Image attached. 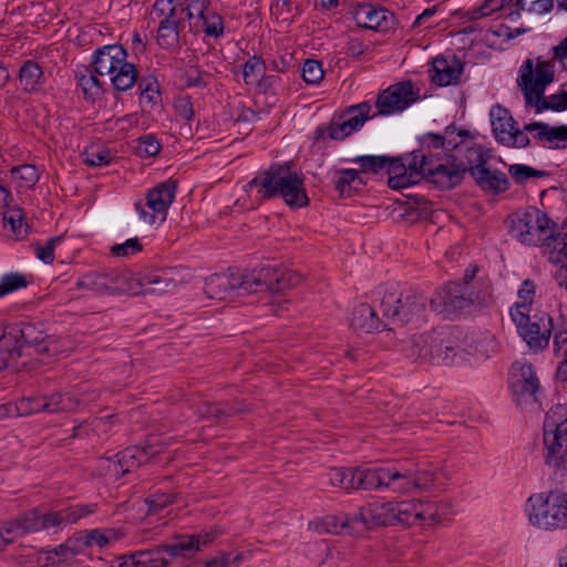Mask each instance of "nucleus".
Returning a JSON list of instances; mask_svg holds the SVG:
<instances>
[{
  "label": "nucleus",
  "instance_id": "46",
  "mask_svg": "<svg viewBox=\"0 0 567 567\" xmlns=\"http://www.w3.org/2000/svg\"><path fill=\"white\" fill-rule=\"evenodd\" d=\"M396 158H391L388 156H373V155H365V156H358L352 159V162L360 164L361 171L363 173H374L378 174L381 171L385 169L388 174V181L390 179V173L389 167L393 163V161H396Z\"/></svg>",
  "mask_w": 567,
  "mask_h": 567
},
{
  "label": "nucleus",
  "instance_id": "29",
  "mask_svg": "<svg viewBox=\"0 0 567 567\" xmlns=\"http://www.w3.org/2000/svg\"><path fill=\"white\" fill-rule=\"evenodd\" d=\"M393 502H373L360 508L352 522H361L365 527L394 525Z\"/></svg>",
  "mask_w": 567,
  "mask_h": 567
},
{
  "label": "nucleus",
  "instance_id": "56",
  "mask_svg": "<svg viewBox=\"0 0 567 567\" xmlns=\"http://www.w3.org/2000/svg\"><path fill=\"white\" fill-rule=\"evenodd\" d=\"M175 502V495L168 493H153L146 499L145 503L148 506L147 514H158L162 509Z\"/></svg>",
  "mask_w": 567,
  "mask_h": 567
},
{
  "label": "nucleus",
  "instance_id": "38",
  "mask_svg": "<svg viewBox=\"0 0 567 567\" xmlns=\"http://www.w3.org/2000/svg\"><path fill=\"white\" fill-rule=\"evenodd\" d=\"M451 508L447 504L419 501V519L422 524H437L447 518Z\"/></svg>",
  "mask_w": 567,
  "mask_h": 567
},
{
  "label": "nucleus",
  "instance_id": "30",
  "mask_svg": "<svg viewBox=\"0 0 567 567\" xmlns=\"http://www.w3.org/2000/svg\"><path fill=\"white\" fill-rule=\"evenodd\" d=\"M123 59L127 52L121 44L104 45L95 50L91 66L100 76H110Z\"/></svg>",
  "mask_w": 567,
  "mask_h": 567
},
{
  "label": "nucleus",
  "instance_id": "15",
  "mask_svg": "<svg viewBox=\"0 0 567 567\" xmlns=\"http://www.w3.org/2000/svg\"><path fill=\"white\" fill-rule=\"evenodd\" d=\"M474 301L475 296L465 284L449 282L430 299V307L436 313L452 318Z\"/></svg>",
  "mask_w": 567,
  "mask_h": 567
},
{
  "label": "nucleus",
  "instance_id": "27",
  "mask_svg": "<svg viewBox=\"0 0 567 567\" xmlns=\"http://www.w3.org/2000/svg\"><path fill=\"white\" fill-rule=\"evenodd\" d=\"M0 529L3 534L7 546L23 537L25 534L43 530L41 511L39 508H33L13 520L4 522Z\"/></svg>",
  "mask_w": 567,
  "mask_h": 567
},
{
  "label": "nucleus",
  "instance_id": "3",
  "mask_svg": "<svg viewBox=\"0 0 567 567\" xmlns=\"http://www.w3.org/2000/svg\"><path fill=\"white\" fill-rule=\"evenodd\" d=\"M373 303H360L353 309L350 324L354 330L371 333L389 324H404L423 316L427 299L411 289L378 291Z\"/></svg>",
  "mask_w": 567,
  "mask_h": 567
},
{
  "label": "nucleus",
  "instance_id": "64",
  "mask_svg": "<svg viewBox=\"0 0 567 567\" xmlns=\"http://www.w3.org/2000/svg\"><path fill=\"white\" fill-rule=\"evenodd\" d=\"M495 0H485L484 3H482L478 7H475L466 12V17L468 20H477L483 17L489 16L492 12L496 11L502 7L501 3H495Z\"/></svg>",
  "mask_w": 567,
  "mask_h": 567
},
{
  "label": "nucleus",
  "instance_id": "2",
  "mask_svg": "<svg viewBox=\"0 0 567 567\" xmlns=\"http://www.w3.org/2000/svg\"><path fill=\"white\" fill-rule=\"evenodd\" d=\"M462 148L456 154L440 151H423L420 146L411 153L399 156L389 167V186L392 189H402L426 179L440 189H452L460 185L466 174L465 153Z\"/></svg>",
  "mask_w": 567,
  "mask_h": 567
},
{
  "label": "nucleus",
  "instance_id": "20",
  "mask_svg": "<svg viewBox=\"0 0 567 567\" xmlns=\"http://www.w3.org/2000/svg\"><path fill=\"white\" fill-rule=\"evenodd\" d=\"M130 282L135 288L131 295H161L176 289L182 284V277L175 268H163L144 274L132 272Z\"/></svg>",
  "mask_w": 567,
  "mask_h": 567
},
{
  "label": "nucleus",
  "instance_id": "45",
  "mask_svg": "<svg viewBox=\"0 0 567 567\" xmlns=\"http://www.w3.org/2000/svg\"><path fill=\"white\" fill-rule=\"evenodd\" d=\"M11 178L16 182L17 187L30 189L39 181V171L34 165L23 164L11 168Z\"/></svg>",
  "mask_w": 567,
  "mask_h": 567
},
{
  "label": "nucleus",
  "instance_id": "42",
  "mask_svg": "<svg viewBox=\"0 0 567 567\" xmlns=\"http://www.w3.org/2000/svg\"><path fill=\"white\" fill-rule=\"evenodd\" d=\"M553 328H550V337H553V349L556 355L564 348H567V315L563 312L551 313Z\"/></svg>",
  "mask_w": 567,
  "mask_h": 567
},
{
  "label": "nucleus",
  "instance_id": "14",
  "mask_svg": "<svg viewBox=\"0 0 567 567\" xmlns=\"http://www.w3.org/2000/svg\"><path fill=\"white\" fill-rule=\"evenodd\" d=\"M511 318L518 334L532 350L542 351L548 347L553 328L551 315L539 312L530 316L516 310Z\"/></svg>",
  "mask_w": 567,
  "mask_h": 567
},
{
  "label": "nucleus",
  "instance_id": "33",
  "mask_svg": "<svg viewBox=\"0 0 567 567\" xmlns=\"http://www.w3.org/2000/svg\"><path fill=\"white\" fill-rule=\"evenodd\" d=\"M99 76L100 75L94 72L92 66L86 68L84 72L79 73L75 76L83 97L92 103L99 100L103 94L105 82L101 81Z\"/></svg>",
  "mask_w": 567,
  "mask_h": 567
},
{
  "label": "nucleus",
  "instance_id": "47",
  "mask_svg": "<svg viewBox=\"0 0 567 567\" xmlns=\"http://www.w3.org/2000/svg\"><path fill=\"white\" fill-rule=\"evenodd\" d=\"M137 558L141 567H167L171 564L164 545L138 550Z\"/></svg>",
  "mask_w": 567,
  "mask_h": 567
},
{
  "label": "nucleus",
  "instance_id": "34",
  "mask_svg": "<svg viewBox=\"0 0 567 567\" xmlns=\"http://www.w3.org/2000/svg\"><path fill=\"white\" fill-rule=\"evenodd\" d=\"M43 406H45V404H43L42 396L22 398L16 403L0 405V415L10 417L29 415L43 412Z\"/></svg>",
  "mask_w": 567,
  "mask_h": 567
},
{
  "label": "nucleus",
  "instance_id": "58",
  "mask_svg": "<svg viewBox=\"0 0 567 567\" xmlns=\"http://www.w3.org/2000/svg\"><path fill=\"white\" fill-rule=\"evenodd\" d=\"M205 76H210L207 72H203L196 65L187 68L182 76L184 84L187 87L204 89L207 86Z\"/></svg>",
  "mask_w": 567,
  "mask_h": 567
},
{
  "label": "nucleus",
  "instance_id": "40",
  "mask_svg": "<svg viewBox=\"0 0 567 567\" xmlns=\"http://www.w3.org/2000/svg\"><path fill=\"white\" fill-rule=\"evenodd\" d=\"M352 134L344 118L331 120L328 125H320L315 131L317 141L323 140L326 136L333 141H342Z\"/></svg>",
  "mask_w": 567,
  "mask_h": 567
},
{
  "label": "nucleus",
  "instance_id": "60",
  "mask_svg": "<svg viewBox=\"0 0 567 567\" xmlns=\"http://www.w3.org/2000/svg\"><path fill=\"white\" fill-rule=\"evenodd\" d=\"M266 69V63L264 59L259 55H252L250 56L244 64H243V76L245 82L248 84L252 80L251 78H256L259 74H262Z\"/></svg>",
  "mask_w": 567,
  "mask_h": 567
},
{
  "label": "nucleus",
  "instance_id": "4",
  "mask_svg": "<svg viewBox=\"0 0 567 567\" xmlns=\"http://www.w3.org/2000/svg\"><path fill=\"white\" fill-rule=\"evenodd\" d=\"M540 209L529 206L511 217L509 234L522 244L546 248L550 262H564L567 258V219L561 231Z\"/></svg>",
  "mask_w": 567,
  "mask_h": 567
},
{
  "label": "nucleus",
  "instance_id": "1",
  "mask_svg": "<svg viewBox=\"0 0 567 567\" xmlns=\"http://www.w3.org/2000/svg\"><path fill=\"white\" fill-rule=\"evenodd\" d=\"M442 473L419 470L408 463L381 467H333L327 473L329 484L346 492L389 489L408 494L435 487Z\"/></svg>",
  "mask_w": 567,
  "mask_h": 567
},
{
  "label": "nucleus",
  "instance_id": "12",
  "mask_svg": "<svg viewBox=\"0 0 567 567\" xmlns=\"http://www.w3.org/2000/svg\"><path fill=\"white\" fill-rule=\"evenodd\" d=\"M132 272L115 268H103L89 271L78 278L75 286L86 289L97 296H115L131 293L135 290L131 286Z\"/></svg>",
  "mask_w": 567,
  "mask_h": 567
},
{
  "label": "nucleus",
  "instance_id": "11",
  "mask_svg": "<svg viewBox=\"0 0 567 567\" xmlns=\"http://www.w3.org/2000/svg\"><path fill=\"white\" fill-rule=\"evenodd\" d=\"M243 276L244 292L246 293H256L264 290L281 292L297 286L302 280L301 275L297 271L272 265L262 266Z\"/></svg>",
  "mask_w": 567,
  "mask_h": 567
},
{
  "label": "nucleus",
  "instance_id": "53",
  "mask_svg": "<svg viewBox=\"0 0 567 567\" xmlns=\"http://www.w3.org/2000/svg\"><path fill=\"white\" fill-rule=\"evenodd\" d=\"M508 173L517 184H524L529 178H543L548 175L545 171H538L525 164L511 165Z\"/></svg>",
  "mask_w": 567,
  "mask_h": 567
},
{
  "label": "nucleus",
  "instance_id": "51",
  "mask_svg": "<svg viewBox=\"0 0 567 567\" xmlns=\"http://www.w3.org/2000/svg\"><path fill=\"white\" fill-rule=\"evenodd\" d=\"M198 20L202 21V28L206 37L219 38L224 34V20L218 13L208 10Z\"/></svg>",
  "mask_w": 567,
  "mask_h": 567
},
{
  "label": "nucleus",
  "instance_id": "21",
  "mask_svg": "<svg viewBox=\"0 0 567 567\" xmlns=\"http://www.w3.org/2000/svg\"><path fill=\"white\" fill-rule=\"evenodd\" d=\"M432 334L439 338H445L451 343L445 344L440 342L432 347L433 364H450L453 363L456 358L463 360L465 354L468 352L465 349V338L463 331L457 327H449L441 330H433Z\"/></svg>",
  "mask_w": 567,
  "mask_h": 567
},
{
  "label": "nucleus",
  "instance_id": "5",
  "mask_svg": "<svg viewBox=\"0 0 567 567\" xmlns=\"http://www.w3.org/2000/svg\"><path fill=\"white\" fill-rule=\"evenodd\" d=\"M245 189H256L259 200H270L279 196L291 208L309 205L302 173L292 172L288 164H271L249 181Z\"/></svg>",
  "mask_w": 567,
  "mask_h": 567
},
{
  "label": "nucleus",
  "instance_id": "13",
  "mask_svg": "<svg viewBox=\"0 0 567 567\" xmlns=\"http://www.w3.org/2000/svg\"><path fill=\"white\" fill-rule=\"evenodd\" d=\"M177 192V182L167 179L148 189L146 202H136L134 207L138 213L140 219L147 224L154 225L157 221L162 224L168 213V208L175 199Z\"/></svg>",
  "mask_w": 567,
  "mask_h": 567
},
{
  "label": "nucleus",
  "instance_id": "49",
  "mask_svg": "<svg viewBox=\"0 0 567 567\" xmlns=\"http://www.w3.org/2000/svg\"><path fill=\"white\" fill-rule=\"evenodd\" d=\"M56 559L49 551H30L17 559L19 567H55Z\"/></svg>",
  "mask_w": 567,
  "mask_h": 567
},
{
  "label": "nucleus",
  "instance_id": "16",
  "mask_svg": "<svg viewBox=\"0 0 567 567\" xmlns=\"http://www.w3.org/2000/svg\"><path fill=\"white\" fill-rule=\"evenodd\" d=\"M480 145L473 141L467 130H458L455 125H449L444 134L426 133L420 138V146L423 147V151L456 154V150L462 148V154L458 156H463L468 150Z\"/></svg>",
  "mask_w": 567,
  "mask_h": 567
},
{
  "label": "nucleus",
  "instance_id": "50",
  "mask_svg": "<svg viewBox=\"0 0 567 567\" xmlns=\"http://www.w3.org/2000/svg\"><path fill=\"white\" fill-rule=\"evenodd\" d=\"M535 296V284L534 281L526 279L523 281L519 290H518V298L522 300L520 302H515L514 306L509 310L511 317L515 315V311L520 312H530L532 303Z\"/></svg>",
  "mask_w": 567,
  "mask_h": 567
},
{
  "label": "nucleus",
  "instance_id": "39",
  "mask_svg": "<svg viewBox=\"0 0 567 567\" xmlns=\"http://www.w3.org/2000/svg\"><path fill=\"white\" fill-rule=\"evenodd\" d=\"M370 111V103L361 102L359 104L348 106L340 115V118H344L351 132L354 133L359 131L369 118H373L372 116H369Z\"/></svg>",
  "mask_w": 567,
  "mask_h": 567
},
{
  "label": "nucleus",
  "instance_id": "17",
  "mask_svg": "<svg viewBox=\"0 0 567 567\" xmlns=\"http://www.w3.org/2000/svg\"><path fill=\"white\" fill-rule=\"evenodd\" d=\"M492 131L495 140L513 148H524L530 145V138L523 130L516 127L511 112L502 105H494L489 112Z\"/></svg>",
  "mask_w": 567,
  "mask_h": 567
},
{
  "label": "nucleus",
  "instance_id": "22",
  "mask_svg": "<svg viewBox=\"0 0 567 567\" xmlns=\"http://www.w3.org/2000/svg\"><path fill=\"white\" fill-rule=\"evenodd\" d=\"M524 133L530 141L548 150L567 148V125H550L546 122H530L524 125Z\"/></svg>",
  "mask_w": 567,
  "mask_h": 567
},
{
  "label": "nucleus",
  "instance_id": "7",
  "mask_svg": "<svg viewBox=\"0 0 567 567\" xmlns=\"http://www.w3.org/2000/svg\"><path fill=\"white\" fill-rule=\"evenodd\" d=\"M6 341L11 350L17 351V359L33 353L53 357L61 349L58 338L48 334L41 322L19 321L9 324Z\"/></svg>",
  "mask_w": 567,
  "mask_h": 567
},
{
  "label": "nucleus",
  "instance_id": "31",
  "mask_svg": "<svg viewBox=\"0 0 567 567\" xmlns=\"http://www.w3.org/2000/svg\"><path fill=\"white\" fill-rule=\"evenodd\" d=\"M432 70V81L436 85L446 86L454 84L460 80L463 72V65L456 58H453L452 61H449L445 58H435L433 60Z\"/></svg>",
  "mask_w": 567,
  "mask_h": 567
},
{
  "label": "nucleus",
  "instance_id": "23",
  "mask_svg": "<svg viewBox=\"0 0 567 567\" xmlns=\"http://www.w3.org/2000/svg\"><path fill=\"white\" fill-rule=\"evenodd\" d=\"M147 460L146 451L143 447L134 445L124 449L113 457L105 458L102 462V466L106 471V474L117 478L140 467Z\"/></svg>",
  "mask_w": 567,
  "mask_h": 567
},
{
  "label": "nucleus",
  "instance_id": "35",
  "mask_svg": "<svg viewBox=\"0 0 567 567\" xmlns=\"http://www.w3.org/2000/svg\"><path fill=\"white\" fill-rule=\"evenodd\" d=\"M19 81L23 91L28 93L40 91L44 83L41 66L32 60L25 61L19 70Z\"/></svg>",
  "mask_w": 567,
  "mask_h": 567
},
{
  "label": "nucleus",
  "instance_id": "19",
  "mask_svg": "<svg viewBox=\"0 0 567 567\" xmlns=\"http://www.w3.org/2000/svg\"><path fill=\"white\" fill-rule=\"evenodd\" d=\"M420 99V90L414 87L412 81L395 83L382 91L375 101L377 115H392L406 110L410 105Z\"/></svg>",
  "mask_w": 567,
  "mask_h": 567
},
{
  "label": "nucleus",
  "instance_id": "10",
  "mask_svg": "<svg viewBox=\"0 0 567 567\" xmlns=\"http://www.w3.org/2000/svg\"><path fill=\"white\" fill-rule=\"evenodd\" d=\"M491 158V151L485 146L472 147L465 155L466 173L483 192L493 195L505 193L511 186L508 177L504 172L492 167Z\"/></svg>",
  "mask_w": 567,
  "mask_h": 567
},
{
  "label": "nucleus",
  "instance_id": "43",
  "mask_svg": "<svg viewBox=\"0 0 567 567\" xmlns=\"http://www.w3.org/2000/svg\"><path fill=\"white\" fill-rule=\"evenodd\" d=\"M179 27L171 20H161L157 29V43L165 50H175L179 47Z\"/></svg>",
  "mask_w": 567,
  "mask_h": 567
},
{
  "label": "nucleus",
  "instance_id": "8",
  "mask_svg": "<svg viewBox=\"0 0 567 567\" xmlns=\"http://www.w3.org/2000/svg\"><path fill=\"white\" fill-rule=\"evenodd\" d=\"M528 520L543 529L567 528V493L550 491L529 496L526 504Z\"/></svg>",
  "mask_w": 567,
  "mask_h": 567
},
{
  "label": "nucleus",
  "instance_id": "18",
  "mask_svg": "<svg viewBox=\"0 0 567 567\" xmlns=\"http://www.w3.org/2000/svg\"><path fill=\"white\" fill-rule=\"evenodd\" d=\"M508 384L517 404L522 405L537 401L540 383L530 362L526 360L515 361L511 367Z\"/></svg>",
  "mask_w": 567,
  "mask_h": 567
},
{
  "label": "nucleus",
  "instance_id": "28",
  "mask_svg": "<svg viewBox=\"0 0 567 567\" xmlns=\"http://www.w3.org/2000/svg\"><path fill=\"white\" fill-rule=\"evenodd\" d=\"M432 334V331L414 334L402 343V352L413 361L430 362L433 361L432 347L443 342L444 346L451 343L449 339L439 338Z\"/></svg>",
  "mask_w": 567,
  "mask_h": 567
},
{
  "label": "nucleus",
  "instance_id": "61",
  "mask_svg": "<svg viewBox=\"0 0 567 567\" xmlns=\"http://www.w3.org/2000/svg\"><path fill=\"white\" fill-rule=\"evenodd\" d=\"M143 250V245L137 237L130 238L123 244H115L111 247L114 257H130Z\"/></svg>",
  "mask_w": 567,
  "mask_h": 567
},
{
  "label": "nucleus",
  "instance_id": "41",
  "mask_svg": "<svg viewBox=\"0 0 567 567\" xmlns=\"http://www.w3.org/2000/svg\"><path fill=\"white\" fill-rule=\"evenodd\" d=\"M2 219L4 225H9L11 231L17 238H23L28 235V225L25 223V215L21 207L13 204L10 208L2 212Z\"/></svg>",
  "mask_w": 567,
  "mask_h": 567
},
{
  "label": "nucleus",
  "instance_id": "52",
  "mask_svg": "<svg viewBox=\"0 0 567 567\" xmlns=\"http://www.w3.org/2000/svg\"><path fill=\"white\" fill-rule=\"evenodd\" d=\"M30 281L20 272H10L0 278V298L28 287Z\"/></svg>",
  "mask_w": 567,
  "mask_h": 567
},
{
  "label": "nucleus",
  "instance_id": "44",
  "mask_svg": "<svg viewBox=\"0 0 567 567\" xmlns=\"http://www.w3.org/2000/svg\"><path fill=\"white\" fill-rule=\"evenodd\" d=\"M394 525L402 524L411 526L419 519V502L402 501L393 502Z\"/></svg>",
  "mask_w": 567,
  "mask_h": 567
},
{
  "label": "nucleus",
  "instance_id": "24",
  "mask_svg": "<svg viewBox=\"0 0 567 567\" xmlns=\"http://www.w3.org/2000/svg\"><path fill=\"white\" fill-rule=\"evenodd\" d=\"M353 19L358 27L374 31H388L394 24V14L371 3H360L353 9Z\"/></svg>",
  "mask_w": 567,
  "mask_h": 567
},
{
  "label": "nucleus",
  "instance_id": "32",
  "mask_svg": "<svg viewBox=\"0 0 567 567\" xmlns=\"http://www.w3.org/2000/svg\"><path fill=\"white\" fill-rule=\"evenodd\" d=\"M169 561L176 558L190 559L198 553V540L187 534L176 535L171 543L164 544Z\"/></svg>",
  "mask_w": 567,
  "mask_h": 567
},
{
  "label": "nucleus",
  "instance_id": "26",
  "mask_svg": "<svg viewBox=\"0 0 567 567\" xmlns=\"http://www.w3.org/2000/svg\"><path fill=\"white\" fill-rule=\"evenodd\" d=\"M205 292L208 298L224 300L231 297L234 293L241 296L247 295L244 292V276L243 274H214L205 281Z\"/></svg>",
  "mask_w": 567,
  "mask_h": 567
},
{
  "label": "nucleus",
  "instance_id": "62",
  "mask_svg": "<svg viewBox=\"0 0 567 567\" xmlns=\"http://www.w3.org/2000/svg\"><path fill=\"white\" fill-rule=\"evenodd\" d=\"M62 241L61 236L51 237L44 245H38L35 247V256L44 264H52L54 260L55 246Z\"/></svg>",
  "mask_w": 567,
  "mask_h": 567
},
{
  "label": "nucleus",
  "instance_id": "48",
  "mask_svg": "<svg viewBox=\"0 0 567 567\" xmlns=\"http://www.w3.org/2000/svg\"><path fill=\"white\" fill-rule=\"evenodd\" d=\"M42 398L43 404H45V406H43V412L47 413L68 412L78 406L76 400L62 393H52Z\"/></svg>",
  "mask_w": 567,
  "mask_h": 567
},
{
  "label": "nucleus",
  "instance_id": "37",
  "mask_svg": "<svg viewBox=\"0 0 567 567\" xmlns=\"http://www.w3.org/2000/svg\"><path fill=\"white\" fill-rule=\"evenodd\" d=\"M241 412H244V410L236 408L229 402H203L196 408L197 415L200 419L208 420H224Z\"/></svg>",
  "mask_w": 567,
  "mask_h": 567
},
{
  "label": "nucleus",
  "instance_id": "25",
  "mask_svg": "<svg viewBox=\"0 0 567 567\" xmlns=\"http://www.w3.org/2000/svg\"><path fill=\"white\" fill-rule=\"evenodd\" d=\"M97 504H75L60 511L41 513L43 529H61L66 525L76 524L80 519L96 512Z\"/></svg>",
  "mask_w": 567,
  "mask_h": 567
},
{
  "label": "nucleus",
  "instance_id": "55",
  "mask_svg": "<svg viewBox=\"0 0 567 567\" xmlns=\"http://www.w3.org/2000/svg\"><path fill=\"white\" fill-rule=\"evenodd\" d=\"M136 142L135 151L140 157L150 158L161 152L162 145L152 134L143 135Z\"/></svg>",
  "mask_w": 567,
  "mask_h": 567
},
{
  "label": "nucleus",
  "instance_id": "63",
  "mask_svg": "<svg viewBox=\"0 0 567 567\" xmlns=\"http://www.w3.org/2000/svg\"><path fill=\"white\" fill-rule=\"evenodd\" d=\"M337 175L334 187L341 195L350 189L351 184L359 177L358 171L351 168L338 169Z\"/></svg>",
  "mask_w": 567,
  "mask_h": 567
},
{
  "label": "nucleus",
  "instance_id": "59",
  "mask_svg": "<svg viewBox=\"0 0 567 567\" xmlns=\"http://www.w3.org/2000/svg\"><path fill=\"white\" fill-rule=\"evenodd\" d=\"M208 10V0H185V2H181V13H185L187 20L199 19Z\"/></svg>",
  "mask_w": 567,
  "mask_h": 567
},
{
  "label": "nucleus",
  "instance_id": "57",
  "mask_svg": "<svg viewBox=\"0 0 567 567\" xmlns=\"http://www.w3.org/2000/svg\"><path fill=\"white\" fill-rule=\"evenodd\" d=\"M141 90V97L146 100L148 103L155 102L156 97L159 96V85L154 76H143L136 82Z\"/></svg>",
  "mask_w": 567,
  "mask_h": 567
},
{
  "label": "nucleus",
  "instance_id": "9",
  "mask_svg": "<svg viewBox=\"0 0 567 567\" xmlns=\"http://www.w3.org/2000/svg\"><path fill=\"white\" fill-rule=\"evenodd\" d=\"M544 461L553 468H559L567 456V408L556 405L545 416L543 426Z\"/></svg>",
  "mask_w": 567,
  "mask_h": 567
},
{
  "label": "nucleus",
  "instance_id": "6",
  "mask_svg": "<svg viewBox=\"0 0 567 567\" xmlns=\"http://www.w3.org/2000/svg\"><path fill=\"white\" fill-rule=\"evenodd\" d=\"M555 79L554 63L537 59L536 66L532 59L525 60L519 66L517 85L524 93L527 105H533L536 113L547 110L561 112L567 110V85L549 96H545V90Z\"/></svg>",
  "mask_w": 567,
  "mask_h": 567
},
{
  "label": "nucleus",
  "instance_id": "54",
  "mask_svg": "<svg viewBox=\"0 0 567 567\" xmlns=\"http://www.w3.org/2000/svg\"><path fill=\"white\" fill-rule=\"evenodd\" d=\"M301 76L309 85L319 84L324 76L322 64L317 60L307 59L301 69Z\"/></svg>",
  "mask_w": 567,
  "mask_h": 567
},
{
  "label": "nucleus",
  "instance_id": "36",
  "mask_svg": "<svg viewBox=\"0 0 567 567\" xmlns=\"http://www.w3.org/2000/svg\"><path fill=\"white\" fill-rule=\"evenodd\" d=\"M137 75L136 66L123 59L115 72L110 75V81L114 90L125 92L137 82Z\"/></svg>",
  "mask_w": 567,
  "mask_h": 567
}]
</instances>
